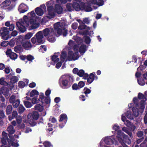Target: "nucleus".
Segmentation results:
<instances>
[{
  "label": "nucleus",
  "instance_id": "4be33fe9",
  "mask_svg": "<svg viewBox=\"0 0 147 147\" xmlns=\"http://www.w3.org/2000/svg\"><path fill=\"white\" fill-rule=\"evenodd\" d=\"M67 120V116L65 114H62L60 116L59 121L61 122L63 121L64 122V123L62 125V126H61V124L59 125V126L60 128H62L64 126L66 123Z\"/></svg>",
  "mask_w": 147,
  "mask_h": 147
},
{
  "label": "nucleus",
  "instance_id": "f704fd0d",
  "mask_svg": "<svg viewBox=\"0 0 147 147\" xmlns=\"http://www.w3.org/2000/svg\"><path fill=\"white\" fill-rule=\"evenodd\" d=\"M122 130L127 134L130 137H132L131 133L129 131L127 128L125 127H123L122 128Z\"/></svg>",
  "mask_w": 147,
  "mask_h": 147
},
{
  "label": "nucleus",
  "instance_id": "4c0bfd02",
  "mask_svg": "<svg viewBox=\"0 0 147 147\" xmlns=\"http://www.w3.org/2000/svg\"><path fill=\"white\" fill-rule=\"evenodd\" d=\"M5 78L2 77L0 79V84L1 85L7 86L8 85V83L5 80Z\"/></svg>",
  "mask_w": 147,
  "mask_h": 147
},
{
  "label": "nucleus",
  "instance_id": "a211bd4d",
  "mask_svg": "<svg viewBox=\"0 0 147 147\" xmlns=\"http://www.w3.org/2000/svg\"><path fill=\"white\" fill-rule=\"evenodd\" d=\"M10 102L12 104L14 107H18L20 103V100L19 99L15 100V96L14 95L12 96L9 99Z\"/></svg>",
  "mask_w": 147,
  "mask_h": 147
},
{
  "label": "nucleus",
  "instance_id": "bf43d9fd",
  "mask_svg": "<svg viewBox=\"0 0 147 147\" xmlns=\"http://www.w3.org/2000/svg\"><path fill=\"white\" fill-rule=\"evenodd\" d=\"M8 44V42L7 41H4L2 42L1 43V45L3 47L7 46Z\"/></svg>",
  "mask_w": 147,
  "mask_h": 147
},
{
  "label": "nucleus",
  "instance_id": "6e6d98bb",
  "mask_svg": "<svg viewBox=\"0 0 147 147\" xmlns=\"http://www.w3.org/2000/svg\"><path fill=\"white\" fill-rule=\"evenodd\" d=\"M60 58L61 59V56L60 57ZM60 60L61 59H60ZM61 60L62 62L59 61V62H58L56 64V67L57 68H59L62 65V62H63Z\"/></svg>",
  "mask_w": 147,
  "mask_h": 147
},
{
  "label": "nucleus",
  "instance_id": "680f3d73",
  "mask_svg": "<svg viewBox=\"0 0 147 147\" xmlns=\"http://www.w3.org/2000/svg\"><path fill=\"white\" fill-rule=\"evenodd\" d=\"M56 2L57 3H65L67 2V0H56Z\"/></svg>",
  "mask_w": 147,
  "mask_h": 147
},
{
  "label": "nucleus",
  "instance_id": "e433bc0d",
  "mask_svg": "<svg viewBox=\"0 0 147 147\" xmlns=\"http://www.w3.org/2000/svg\"><path fill=\"white\" fill-rule=\"evenodd\" d=\"M66 8L69 11H71L73 10V5L70 3H68L67 4Z\"/></svg>",
  "mask_w": 147,
  "mask_h": 147
},
{
  "label": "nucleus",
  "instance_id": "6e6552de",
  "mask_svg": "<svg viewBox=\"0 0 147 147\" xmlns=\"http://www.w3.org/2000/svg\"><path fill=\"white\" fill-rule=\"evenodd\" d=\"M117 138L123 147H127L124 143L129 144L131 142V139L128 138L127 135L124 134L121 130H119L117 131Z\"/></svg>",
  "mask_w": 147,
  "mask_h": 147
},
{
  "label": "nucleus",
  "instance_id": "a18cd8bd",
  "mask_svg": "<svg viewBox=\"0 0 147 147\" xmlns=\"http://www.w3.org/2000/svg\"><path fill=\"white\" fill-rule=\"evenodd\" d=\"M43 145L45 147H52V146L50 142L46 141L43 143Z\"/></svg>",
  "mask_w": 147,
  "mask_h": 147
},
{
  "label": "nucleus",
  "instance_id": "603ef678",
  "mask_svg": "<svg viewBox=\"0 0 147 147\" xmlns=\"http://www.w3.org/2000/svg\"><path fill=\"white\" fill-rule=\"evenodd\" d=\"M26 58L28 60L30 61H32L34 59V57L30 55H27Z\"/></svg>",
  "mask_w": 147,
  "mask_h": 147
},
{
  "label": "nucleus",
  "instance_id": "393cba45",
  "mask_svg": "<svg viewBox=\"0 0 147 147\" xmlns=\"http://www.w3.org/2000/svg\"><path fill=\"white\" fill-rule=\"evenodd\" d=\"M60 55L59 53H55L54 55L52 57V60L54 62V63L53 64L54 65L55 63H57L59 61V59L58 58V56Z\"/></svg>",
  "mask_w": 147,
  "mask_h": 147
},
{
  "label": "nucleus",
  "instance_id": "c03bdc74",
  "mask_svg": "<svg viewBox=\"0 0 147 147\" xmlns=\"http://www.w3.org/2000/svg\"><path fill=\"white\" fill-rule=\"evenodd\" d=\"M32 102L33 104H35L40 102V99H38L37 98L35 97L32 99Z\"/></svg>",
  "mask_w": 147,
  "mask_h": 147
},
{
  "label": "nucleus",
  "instance_id": "b1692460",
  "mask_svg": "<svg viewBox=\"0 0 147 147\" xmlns=\"http://www.w3.org/2000/svg\"><path fill=\"white\" fill-rule=\"evenodd\" d=\"M77 21L81 25L79 26V28L80 29H87L88 30H90V28L89 27H87L82 22L80 19H78Z\"/></svg>",
  "mask_w": 147,
  "mask_h": 147
},
{
  "label": "nucleus",
  "instance_id": "dca6fc26",
  "mask_svg": "<svg viewBox=\"0 0 147 147\" xmlns=\"http://www.w3.org/2000/svg\"><path fill=\"white\" fill-rule=\"evenodd\" d=\"M46 8L44 4L41 5L39 7H37L35 9L36 14L38 16H41L44 14V11H46Z\"/></svg>",
  "mask_w": 147,
  "mask_h": 147
},
{
  "label": "nucleus",
  "instance_id": "ea45409f",
  "mask_svg": "<svg viewBox=\"0 0 147 147\" xmlns=\"http://www.w3.org/2000/svg\"><path fill=\"white\" fill-rule=\"evenodd\" d=\"M25 110L24 107L22 105H20L18 108V111L19 113H21Z\"/></svg>",
  "mask_w": 147,
  "mask_h": 147
},
{
  "label": "nucleus",
  "instance_id": "58836bf2",
  "mask_svg": "<svg viewBox=\"0 0 147 147\" xmlns=\"http://www.w3.org/2000/svg\"><path fill=\"white\" fill-rule=\"evenodd\" d=\"M33 34L31 32H28L25 36L24 39L25 40L30 39L33 36Z\"/></svg>",
  "mask_w": 147,
  "mask_h": 147
},
{
  "label": "nucleus",
  "instance_id": "e2e57ef3",
  "mask_svg": "<svg viewBox=\"0 0 147 147\" xmlns=\"http://www.w3.org/2000/svg\"><path fill=\"white\" fill-rule=\"evenodd\" d=\"M72 27L74 29H76L78 27V24L76 23H74L72 24Z\"/></svg>",
  "mask_w": 147,
  "mask_h": 147
},
{
  "label": "nucleus",
  "instance_id": "c756f323",
  "mask_svg": "<svg viewBox=\"0 0 147 147\" xmlns=\"http://www.w3.org/2000/svg\"><path fill=\"white\" fill-rule=\"evenodd\" d=\"M95 73H91L90 74L89 77L87 80V82L89 84L92 82L94 79Z\"/></svg>",
  "mask_w": 147,
  "mask_h": 147
},
{
  "label": "nucleus",
  "instance_id": "1a4fd4ad",
  "mask_svg": "<svg viewBox=\"0 0 147 147\" xmlns=\"http://www.w3.org/2000/svg\"><path fill=\"white\" fill-rule=\"evenodd\" d=\"M55 1H56V0H51L46 3L48 11V13L46 15V17L49 19L53 18L55 15V11L53 6L55 5Z\"/></svg>",
  "mask_w": 147,
  "mask_h": 147
},
{
  "label": "nucleus",
  "instance_id": "c85d7f7f",
  "mask_svg": "<svg viewBox=\"0 0 147 147\" xmlns=\"http://www.w3.org/2000/svg\"><path fill=\"white\" fill-rule=\"evenodd\" d=\"M2 92L3 95L5 96L7 98H8L9 96L8 90L6 87H4L2 88Z\"/></svg>",
  "mask_w": 147,
  "mask_h": 147
},
{
  "label": "nucleus",
  "instance_id": "4d7b16f0",
  "mask_svg": "<svg viewBox=\"0 0 147 147\" xmlns=\"http://www.w3.org/2000/svg\"><path fill=\"white\" fill-rule=\"evenodd\" d=\"M72 88L73 90H77L80 88L78 87V85L76 84H74L72 86Z\"/></svg>",
  "mask_w": 147,
  "mask_h": 147
},
{
  "label": "nucleus",
  "instance_id": "cd10ccee",
  "mask_svg": "<svg viewBox=\"0 0 147 147\" xmlns=\"http://www.w3.org/2000/svg\"><path fill=\"white\" fill-rule=\"evenodd\" d=\"M5 25L6 26L9 27L10 31H12L15 28V25L13 24H11L10 22L7 21L5 23Z\"/></svg>",
  "mask_w": 147,
  "mask_h": 147
},
{
  "label": "nucleus",
  "instance_id": "8fccbe9b",
  "mask_svg": "<svg viewBox=\"0 0 147 147\" xmlns=\"http://www.w3.org/2000/svg\"><path fill=\"white\" fill-rule=\"evenodd\" d=\"M138 84L140 85H144L145 84V82L143 79L138 80Z\"/></svg>",
  "mask_w": 147,
  "mask_h": 147
},
{
  "label": "nucleus",
  "instance_id": "0eeeda50",
  "mask_svg": "<svg viewBox=\"0 0 147 147\" xmlns=\"http://www.w3.org/2000/svg\"><path fill=\"white\" fill-rule=\"evenodd\" d=\"M41 32L45 36L47 37L49 42H52L55 41L56 34L53 28H47Z\"/></svg>",
  "mask_w": 147,
  "mask_h": 147
},
{
  "label": "nucleus",
  "instance_id": "f03ea898",
  "mask_svg": "<svg viewBox=\"0 0 147 147\" xmlns=\"http://www.w3.org/2000/svg\"><path fill=\"white\" fill-rule=\"evenodd\" d=\"M87 3H84L81 2L80 5L77 2L73 3V7L76 11L80 9L84 10L85 11L89 12L92 10L90 6L92 4H97L99 6H102L104 4L103 0H86Z\"/></svg>",
  "mask_w": 147,
  "mask_h": 147
},
{
  "label": "nucleus",
  "instance_id": "69168bd1",
  "mask_svg": "<svg viewBox=\"0 0 147 147\" xmlns=\"http://www.w3.org/2000/svg\"><path fill=\"white\" fill-rule=\"evenodd\" d=\"M5 117V115L3 111H0V118H3Z\"/></svg>",
  "mask_w": 147,
  "mask_h": 147
},
{
  "label": "nucleus",
  "instance_id": "bb28decb",
  "mask_svg": "<svg viewBox=\"0 0 147 147\" xmlns=\"http://www.w3.org/2000/svg\"><path fill=\"white\" fill-rule=\"evenodd\" d=\"M55 14V12H57L58 14L61 13L63 11V8L59 5L55 4V9H54Z\"/></svg>",
  "mask_w": 147,
  "mask_h": 147
},
{
  "label": "nucleus",
  "instance_id": "9d476101",
  "mask_svg": "<svg viewBox=\"0 0 147 147\" xmlns=\"http://www.w3.org/2000/svg\"><path fill=\"white\" fill-rule=\"evenodd\" d=\"M72 78L70 75H63L60 79V82L65 88H67L70 86V80Z\"/></svg>",
  "mask_w": 147,
  "mask_h": 147
},
{
  "label": "nucleus",
  "instance_id": "39448f33",
  "mask_svg": "<svg viewBox=\"0 0 147 147\" xmlns=\"http://www.w3.org/2000/svg\"><path fill=\"white\" fill-rule=\"evenodd\" d=\"M54 29L56 33V36H59L62 33L63 36H65L67 34V31L65 29V24L64 22L61 23L57 22L54 25Z\"/></svg>",
  "mask_w": 147,
  "mask_h": 147
},
{
  "label": "nucleus",
  "instance_id": "aec40b11",
  "mask_svg": "<svg viewBox=\"0 0 147 147\" xmlns=\"http://www.w3.org/2000/svg\"><path fill=\"white\" fill-rule=\"evenodd\" d=\"M81 43H79L78 44V49L76 50H78L79 49V51L80 53L84 54L86 50V46L84 45L81 44Z\"/></svg>",
  "mask_w": 147,
  "mask_h": 147
},
{
  "label": "nucleus",
  "instance_id": "7ed1b4c3",
  "mask_svg": "<svg viewBox=\"0 0 147 147\" xmlns=\"http://www.w3.org/2000/svg\"><path fill=\"white\" fill-rule=\"evenodd\" d=\"M138 108V107H133L132 109L133 114H131V112L128 111L126 113H124L122 115L121 120L127 126H129L130 125V122L126 119L125 116H126L128 118L131 119H133L135 117H138L139 114V112L141 113L140 112V111L141 110L140 109L139 110Z\"/></svg>",
  "mask_w": 147,
  "mask_h": 147
},
{
  "label": "nucleus",
  "instance_id": "13d9d810",
  "mask_svg": "<svg viewBox=\"0 0 147 147\" xmlns=\"http://www.w3.org/2000/svg\"><path fill=\"white\" fill-rule=\"evenodd\" d=\"M85 42L87 44H89L90 41V39L89 37L86 36L84 38Z\"/></svg>",
  "mask_w": 147,
  "mask_h": 147
},
{
  "label": "nucleus",
  "instance_id": "79ce46f5",
  "mask_svg": "<svg viewBox=\"0 0 147 147\" xmlns=\"http://www.w3.org/2000/svg\"><path fill=\"white\" fill-rule=\"evenodd\" d=\"M18 80V78L16 76H13L11 79V82L12 83H15Z\"/></svg>",
  "mask_w": 147,
  "mask_h": 147
},
{
  "label": "nucleus",
  "instance_id": "f257e3e1",
  "mask_svg": "<svg viewBox=\"0 0 147 147\" xmlns=\"http://www.w3.org/2000/svg\"><path fill=\"white\" fill-rule=\"evenodd\" d=\"M37 17L34 11H32L28 13V16H24L23 19L17 22L16 26L22 32L26 31V26H30L32 29H36L39 27V24L38 22L34 20V18H36Z\"/></svg>",
  "mask_w": 147,
  "mask_h": 147
},
{
  "label": "nucleus",
  "instance_id": "a878e982",
  "mask_svg": "<svg viewBox=\"0 0 147 147\" xmlns=\"http://www.w3.org/2000/svg\"><path fill=\"white\" fill-rule=\"evenodd\" d=\"M11 1L10 0H6L3 2L1 4V7L3 9H6L10 4Z\"/></svg>",
  "mask_w": 147,
  "mask_h": 147
},
{
  "label": "nucleus",
  "instance_id": "052dcab7",
  "mask_svg": "<svg viewBox=\"0 0 147 147\" xmlns=\"http://www.w3.org/2000/svg\"><path fill=\"white\" fill-rule=\"evenodd\" d=\"M49 120L53 123H55L57 121L56 119L55 118L52 117H50L49 119Z\"/></svg>",
  "mask_w": 147,
  "mask_h": 147
},
{
  "label": "nucleus",
  "instance_id": "49530a36",
  "mask_svg": "<svg viewBox=\"0 0 147 147\" xmlns=\"http://www.w3.org/2000/svg\"><path fill=\"white\" fill-rule=\"evenodd\" d=\"M18 85L20 88H22L25 86V84L24 82L22 81H20L19 82Z\"/></svg>",
  "mask_w": 147,
  "mask_h": 147
},
{
  "label": "nucleus",
  "instance_id": "09e8293b",
  "mask_svg": "<svg viewBox=\"0 0 147 147\" xmlns=\"http://www.w3.org/2000/svg\"><path fill=\"white\" fill-rule=\"evenodd\" d=\"M84 93L87 94L90 93L91 92V90L87 88H85L84 89Z\"/></svg>",
  "mask_w": 147,
  "mask_h": 147
},
{
  "label": "nucleus",
  "instance_id": "4468645a",
  "mask_svg": "<svg viewBox=\"0 0 147 147\" xmlns=\"http://www.w3.org/2000/svg\"><path fill=\"white\" fill-rule=\"evenodd\" d=\"M73 38L75 41L74 42L72 40H70L68 43V45L71 47H73L74 51L76 49H78V45H75L76 43L78 44L79 43H81L82 42V39L79 37L77 36H74Z\"/></svg>",
  "mask_w": 147,
  "mask_h": 147
},
{
  "label": "nucleus",
  "instance_id": "37998d69",
  "mask_svg": "<svg viewBox=\"0 0 147 147\" xmlns=\"http://www.w3.org/2000/svg\"><path fill=\"white\" fill-rule=\"evenodd\" d=\"M12 110V107L11 105H9L7 108V114H9L11 113Z\"/></svg>",
  "mask_w": 147,
  "mask_h": 147
},
{
  "label": "nucleus",
  "instance_id": "ddd939ff",
  "mask_svg": "<svg viewBox=\"0 0 147 147\" xmlns=\"http://www.w3.org/2000/svg\"><path fill=\"white\" fill-rule=\"evenodd\" d=\"M39 114L36 111H34L32 113L28 114L27 117L29 123L32 126L35 125L34 120L37 119L38 118Z\"/></svg>",
  "mask_w": 147,
  "mask_h": 147
},
{
  "label": "nucleus",
  "instance_id": "6ab92c4d",
  "mask_svg": "<svg viewBox=\"0 0 147 147\" xmlns=\"http://www.w3.org/2000/svg\"><path fill=\"white\" fill-rule=\"evenodd\" d=\"M28 9V7L26 5L23 4H21L19 6L18 11L20 13H24L27 11Z\"/></svg>",
  "mask_w": 147,
  "mask_h": 147
},
{
  "label": "nucleus",
  "instance_id": "2f4dec72",
  "mask_svg": "<svg viewBox=\"0 0 147 147\" xmlns=\"http://www.w3.org/2000/svg\"><path fill=\"white\" fill-rule=\"evenodd\" d=\"M35 109L39 112L42 111L43 110V106L40 104L36 105L35 106Z\"/></svg>",
  "mask_w": 147,
  "mask_h": 147
},
{
  "label": "nucleus",
  "instance_id": "3c124183",
  "mask_svg": "<svg viewBox=\"0 0 147 147\" xmlns=\"http://www.w3.org/2000/svg\"><path fill=\"white\" fill-rule=\"evenodd\" d=\"M78 85L79 88H82L84 86L85 83L84 82L81 81L78 83Z\"/></svg>",
  "mask_w": 147,
  "mask_h": 147
},
{
  "label": "nucleus",
  "instance_id": "0e129e2a",
  "mask_svg": "<svg viewBox=\"0 0 147 147\" xmlns=\"http://www.w3.org/2000/svg\"><path fill=\"white\" fill-rule=\"evenodd\" d=\"M18 115V113L16 111H13V112L12 114V117H13V118H15L17 117Z\"/></svg>",
  "mask_w": 147,
  "mask_h": 147
},
{
  "label": "nucleus",
  "instance_id": "5fc2aeb1",
  "mask_svg": "<svg viewBox=\"0 0 147 147\" xmlns=\"http://www.w3.org/2000/svg\"><path fill=\"white\" fill-rule=\"evenodd\" d=\"M2 137L3 139H8L7 134L5 131H3L2 133Z\"/></svg>",
  "mask_w": 147,
  "mask_h": 147
},
{
  "label": "nucleus",
  "instance_id": "473e14b6",
  "mask_svg": "<svg viewBox=\"0 0 147 147\" xmlns=\"http://www.w3.org/2000/svg\"><path fill=\"white\" fill-rule=\"evenodd\" d=\"M77 74L80 77L85 76L87 77L88 76V75L85 73L84 71L82 69L80 70L78 73Z\"/></svg>",
  "mask_w": 147,
  "mask_h": 147
},
{
  "label": "nucleus",
  "instance_id": "de8ad7c7",
  "mask_svg": "<svg viewBox=\"0 0 147 147\" xmlns=\"http://www.w3.org/2000/svg\"><path fill=\"white\" fill-rule=\"evenodd\" d=\"M16 40L15 39H11L9 43V44L11 47H13L16 42Z\"/></svg>",
  "mask_w": 147,
  "mask_h": 147
},
{
  "label": "nucleus",
  "instance_id": "a19ab883",
  "mask_svg": "<svg viewBox=\"0 0 147 147\" xmlns=\"http://www.w3.org/2000/svg\"><path fill=\"white\" fill-rule=\"evenodd\" d=\"M24 103L26 107L28 108H29L32 106V104L28 101H24Z\"/></svg>",
  "mask_w": 147,
  "mask_h": 147
},
{
  "label": "nucleus",
  "instance_id": "423d86ee",
  "mask_svg": "<svg viewBox=\"0 0 147 147\" xmlns=\"http://www.w3.org/2000/svg\"><path fill=\"white\" fill-rule=\"evenodd\" d=\"M79 57V56L78 51L74 53L72 51H69L67 56L65 52H62L61 56V59L63 61H66L67 60H75L77 59Z\"/></svg>",
  "mask_w": 147,
  "mask_h": 147
},
{
  "label": "nucleus",
  "instance_id": "72a5a7b5",
  "mask_svg": "<svg viewBox=\"0 0 147 147\" xmlns=\"http://www.w3.org/2000/svg\"><path fill=\"white\" fill-rule=\"evenodd\" d=\"M38 92L36 90H33L30 93V97H33L38 95Z\"/></svg>",
  "mask_w": 147,
  "mask_h": 147
},
{
  "label": "nucleus",
  "instance_id": "864d4df0",
  "mask_svg": "<svg viewBox=\"0 0 147 147\" xmlns=\"http://www.w3.org/2000/svg\"><path fill=\"white\" fill-rule=\"evenodd\" d=\"M113 128L115 130L117 131L119 129L120 127L118 125L115 124L113 126Z\"/></svg>",
  "mask_w": 147,
  "mask_h": 147
},
{
  "label": "nucleus",
  "instance_id": "338daca9",
  "mask_svg": "<svg viewBox=\"0 0 147 147\" xmlns=\"http://www.w3.org/2000/svg\"><path fill=\"white\" fill-rule=\"evenodd\" d=\"M7 139H3V138H2L1 142L2 144L4 145H5L6 144V140Z\"/></svg>",
  "mask_w": 147,
  "mask_h": 147
},
{
  "label": "nucleus",
  "instance_id": "c9c22d12",
  "mask_svg": "<svg viewBox=\"0 0 147 147\" xmlns=\"http://www.w3.org/2000/svg\"><path fill=\"white\" fill-rule=\"evenodd\" d=\"M122 130L127 134L130 137H132L131 133L129 131L127 128L125 127H123L122 128Z\"/></svg>",
  "mask_w": 147,
  "mask_h": 147
},
{
  "label": "nucleus",
  "instance_id": "774afa93",
  "mask_svg": "<svg viewBox=\"0 0 147 147\" xmlns=\"http://www.w3.org/2000/svg\"><path fill=\"white\" fill-rule=\"evenodd\" d=\"M31 131H32V129L29 127L26 128L24 131V132L26 133H28Z\"/></svg>",
  "mask_w": 147,
  "mask_h": 147
},
{
  "label": "nucleus",
  "instance_id": "f8f14e48",
  "mask_svg": "<svg viewBox=\"0 0 147 147\" xmlns=\"http://www.w3.org/2000/svg\"><path fill=\"white\" fill-rule=\"evenodd\" d=\"M31 42L33 44H36L43 43L44 41L42 32L41 31L38 32L32 38Z\"/></svg>",
  "mask_w": 147,
  "mask_h": 147
},
{
  "label": "nucleus",
  "instance_id": "2eb2a0df",
  "mask_svg": "<svg viewBox=\"0 0 147 147\" xmlns=\"http://www.w3.org/2000/svg\"><path fill=\"white\" fill-rule=\"evenodd\" d=\"M113 136H107L104 138H103L101 142H100V146H103L102 143V141H103L105 143L109 145H111L114 144V142L116 140L115 139H113Z\"/></svg>",
  "mask_w": 147,
  "mask_h": 147
},
{
  "label": "nucleus",
  "instance_id": "7c9ffc66",
  "mask_svg": "<svg viewBox=\"0 0 147 147\" xmlns=\"http://www.w3.org/2000/svg\"><path fill=\"white\" fill-rule=\"evenodd\" d=\"M7 131L10 134H13L15 132V130L13 126L9 125L7 128Z\"/></svg>",
  "mask_w": 147,
  "mask_h": 147
},
{
  "label": "nucleus",
  "instance_id": "f3484780",
  "mask_svg": "<svg viewBox=\"0 0 147 147\" xmlns=\"http://www.w3.org/2000/svg\"><path fill=\"white\" fill-rule=\"evenodd\" d=\"M1 36L3 39L7 40L8 39V34L9 32V29L6 27H3L1 28Z\"/></svg>",
  "mask_w": 147,
  "mask_h": 147
},
{
  "label": "nucleus",
  "instance_id": "412c9836",
  "mask_svg": "<svg viewBox=\"0 0 147 147\" xmlns=\"http://www.w3.org/2000/svg\"><path fill=\"white\" fill-rule=\"evenodd\" d=\"M6 53L7 55L9 56L12 59L14 60L17 58V55L14 53L12 52L11 49L8 50Z\"/></svg>",
  "mask_w": 147,
  "mask_h": 147
},
{
  "label": "nucleus",
  "instance_id": "5701e85b",
  "mask_svg": "<svg viewBox=\"0 0 147 147\" xmlns=\"http://www.w3.org/2000/svg\"><path fill=\"white\" fill-rule=\"evenodd\" d=\"M22 118L19 116L17 119V126L20 128H23L25 127V124L22 123Z\"/></svg>",
  "mask_w": 147,
  "mask_h": 147
},
{
  "label": "nucleus",
  "instance_id": "20e7f679",
  "mask_svg": "<svg viewBox=\"0 0 147 147\" xmlns=\"http://www.w3.org/2000/svg\"><path fill=\"white\" fill-rule=\"evenodd\" d=\"M138 98L140 99H142L143 100H141L140 104L139 105L138 104V100L136 97L133 98V101L136 107L139 108L141 110L140 111L141 113H142L143 111L145 108V101L147 100L146 97H147V91L145 92L144 93V95L141 93H139L138 95Z\"/></svg>",
  "mask_w": 147,
  "mask_h": 147
},
{
  "label": "nucleus",
  "instance_id": "9b49d317",
  "mask_svg": "<svg viewBox=\"0 0 147 147\" xmlns=\"http://www.w3.org/2000/svg\"><path fill=\"white\" fill-rule=\"evenodd\" d=\"M17 42L19 43H21L22 47L26 50H29L32 47L30 41L28 40L24 39L23 36H20L17 39Z\"/></svg>",
  "mask_w": 147,
  "mask_h": 147
}]
</instances>
